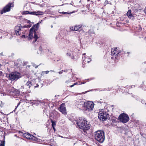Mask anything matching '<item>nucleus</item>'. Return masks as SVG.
<instances>
[{
	"label": "nucleus",
	"instance_id": "f257e3e1",
	"mask_svg": "<svg viewBox=\"0 0 146 146\" xmlns=\"http://www.w3.org/2000/svg\"><path fill=\"white\" fill-rule=\"evenodd\" d=\"M39 25V23L34 25L30 30L29 37H28V40L34 39V40L33 41V43L35 42L39 37L38 35V33L36 32V31H37L38 29Z\"/></svg>",
	"mask_w": 146,
	"mask_h": 146
},
{
	"label": "nucleus",
	"instance_id": "f03ea898",
	"mask_svg": "<svg viewBox=\"0 0 146 146\" xmlns=\"http://www.w3.org/2000/svg\"><path fill=\"white\" fill-rule=\"evenodd\" d=\"M98 115L99 119L100 120L103 121L106 119L107 117L108 116V113L102 110V111L99 112Z\"/></svg>",
	"mask_w": 146,
	"mask_h": 146
},
{
	"label": "nucleus",
	"instance_id": "7ed1b4c3",
	"mask_svg": "<svg viewBox=\"0 0 146 146\" xmlns=\"http://www.w3.org/2000/svg\"><path fill=\"white\" fill-rule=\"evenodd\" d=\"M20 77V74L17 72H12L9 75V78L12 81L17 80Z\"/></svg>",
	"mask_w": 146,
	"mask_h": 146
},
{
	"label": "nucleus",
	"instance_id": "20e7f679",
	"mask_svg": "<svg viewBox=\"0 0 146 146\" xmlns=\"http://www.w3.org/2000/svg\"><path fill=\"white\" fill-rule=\"evenodd\" d=\"M86 122L87 121L85 119H83L82 117H79L77 120L76 124L80 129H84L85 128L83 126L84 124L85 125V122Z\"/></svg>",
	"mask_w": 146,
	"mask_h": 146
},
{
	"label": "nucleus",
	"instance_id": "39448f33",
	"mask_svg": "<svg viewBox=\"0 0 146 146\" xmlns=\"http://www.w3.org/2000/svg\"><path fill=\"white\" fill-rule=\"evenodd\" d=\"M119 119L121 121L124 123L128 122L129 119L128 115L124 113L120 114L119 117Z\"/></svg>",
	"mask_w": 146,
	"mask_h": 146
},
{
	"label": "nucleus",
	"instance_id": "423d86ee",
	"mask_svg": "<svg viewBox=\"0 0 146 146\" xmlns=\"http://www.w3.org/2000/svg\"><path fill=\"white\" fill-rule=\"evenodd\" d=\"M84 111L88 110L89 111L93 110L94 104L93 102L88 101L85 102Z\"/></svg>",
	"mask_w": 146,
	"mask_h": 146
},
{
	"label": "nucleus",
	"instance_id": "0eeeda50",
	"mask_svg": "<svg viewBox=\"0 0 146 146\" xmlns=\"http://www.w3.org/2000/svg\"><path fill=\"white\" fill-rule=\"evenodd\" d=\"M119 52H119L117 48L112 49L111 51V54L112 56L111 57V58L113 59H114L115 60H116L119 54Z\"/></svg>",
	"mask_w": 146,
	"mask_h": 146
},
{
	"label": "nucleus",
	"instance_id": "6e6552de",
	"mask_svg": "<svg viewBox=\"0 0 146 146\" xmlns=\"http://www.w3.org/2000/svg\"><path fill=\"white\" fill-rule=\"evenodd\" d=\"M29 141H32L36 143H42L43 141L42 139L38 138L37 137H26Z\"/></svg>",
	"mask_w": 146,
	"mask_h": 146
},
{
	"label": "nucleus",
	"instance_id": "1a4fd4ad",
	"mask_svg": "<svg viewBox=\"0 0 146 146\" xmlns=\"http://www.w3.org/2000/svg\"><path fill=\"white\" fill-rule=\"evenodd\" d=\"M13 5L11 3H9L1 11V13L3 14L7 12H8L10 10L12 5Z\"/></svg>",
	"mask_w": 146,
	"mask_h": 146
},
{
	"label": "nucleus",
	"instance_id": "9d476101",
	"mask_svg": "<svg viewBox=\"0 0 146 146\" xmlns=\"http://www.w3.org/2000/svg\"><path fill=\"white\" fill-rule=\"evenodd\" d=\"M86 53L83 54V55L84 56L82 57L83 60V64L84 63V64L86 63H89L91 60V56H85Z\"/></svg>",
	"mask_w": 146,
	"mask_h": 146
},
{
	"label": "nucleus",
	"instance_id": "9b49d317",
	"mask_svg": "<svg viewBox=\"0 0 146 146\" xmlns=\"http://www.w3.org/2000/svg\"><path fill=\"white\" fill-rule=\"evenodd\" d=\"M21 25L20 24H18L15 26V32L17 35H19L21 34Z\"/></svg>",
	"mask_w": 146,
	"mask_h": 146
},
{
	"label": "nucleus",
	"instance_id": "f8f14e48",
	"mask_svg": "<svg viewBox=\"0 0 146 146\" xmlns=\"http://www.w3.org/2000/svg\"><path fill=\"white\" fill-rule=\"evenodd\" d=\"M94 137H104V132L102 131H98L94 133Z\"/></svg>",
	"mask_w": 146,
	"mask_h": 146
},
{
	"label": "nucleus",
	"instance_id": "ddd939ff",
	"mask_svg": "<svg viewBox=\"0 0 146 146\" xmlns=\"http://www.w3.org/2000/svg\"><path fill=\"white\" fill-rule=\"evenodd\" d=\"M59 110L62 113L65 115L66 114L65 105L64 104L62 103L60 106Z\"/></svg>",
	"mask_w": 146,
	"mask_h": 146
},
{
	"label": "nucleus",
	"instance_id": "4468645a",
	"mask_svg": "<svg viewBox=\"0 0 146 146\" xmlns=\"http://www.w3.org/2000/svg\"><path fill=\"white\" fill-rule=\"evenodd\" d=\"M85 102L83 101H80L78 102V107L81 110H85Z\"/></svg>",
	"mask_w": 146,
	"mask_h": 146
},
{
	"label": "nucleus",
	"instance_id": "2eb2a0df",
	"mask_svg": "<svg viewBox=\"0 0 146 146\" xmlns=\"http://www.w3.org/2000/svg\"><path fill=\"white\" fill-rule=\"evenodd\" d=\"M131 11V10H129L127 13V15L129 18L133 20L134 18L137 16V15L136 14H132Z\"/></svg>",
	"mask_w": 146,
	"mask_h": 146
},
{
	"label": "nucleus",
	"instance_id": "dca6fc26",
	"mask_svg": "<svg viewBox=\"0 0 146 146\" xmlns=\"http://www.w3.org/2000/svg\"><path fill=\"white\" fill-rule=\"evenodd\" d=\"M29 14L35 15H43L44 14V13L43 12L40 11H33L31 12V11H29Z\"/></svg>",
	"mask_w": 146,
	"mask_h": 146
},
{
	"label": "nucleus",
	"instance_id": "f3484780",
	"mask_svg": "<svg viewBox=\"0 0 146 146\" xmlns=\"http://www.w3.org/2000/svg\"><path fill=\"white\" fill-rule=\"evenodd\" d=\"M85 123V125L84 124L83 125L84 126V127L85 128L81 129H83L84 131L85 132L86 131L90 129V125L88 123H87V122Z\"/></svg>",
	"mask_w": 146,
	"mask_h": 146
},
{
	"label": "nucleus",
	"instance_id": "a211bd4d",
	"mask_svg": "<svg viewBox=\"0 0 146 146\" xmlns=\"http://www.w3.org/2000/svg\"><path fill=\"white\" fill-rule=\"evenodd\" d=\"M47 142L48 143V144L51 145H52L54 144V141L53 138L50 139H48L47 140Z\"/></svg>",
	"mask_w": 146,
	"mask_h": 146
},
{
	"label": "nucleus",
	"instance_id": "6ab92c4d",
	"mask_svg": "<svg viewBox=\"0 0 146 146\" xmlns=\"http://www.w3.org/2000/svg\"><path fill=\"white\" fill-rule=\"evenodd\" d=\"M95 139L101 143L104 142L105 139V137H95Z\"/></svg>",
	"mask_w": 146,
	"mask_h": 146
},
{
	"label": "nucleus",
	"instance_id": "aec40b11",
	"mask_svg": "<svg viewBox=\"0 0 146 146\" xmlns=\"http://www.w3.org/2000/svg\"><path fill=\"white\" fill-rule=\"evenodd\" d=\"M87 33L89 34V35L91 37H93L94 36V33L92 30H90L89 31L86 33Z\"/></svg>",
	"mask_w": 146,
	"mask_h": 146
},
{
	"label": "nucleus",
	"instance_id": "412c9836",
	"mask_svg": "<svg viewBox=\"0 0 146 146\" xmlns=\"http://www.w3.org/2000/svg\"><path fill=\"white\" fill-rule=\"evenodd\" d=\"M19 133H21L22 134H21V135L23 136V137H26V136H29L31 137L32 135L31 134L29 133L21 132L20 131H19Z\"/></svg>",
	"mask_w": 146,
	"mask_h": 146
},
{
	"label": "nucleus",
	"instance_id": "4be33fe9",
	"mask_svg": "<svg viewBox=\"0 0 146 146\" xmlns=\"http://www.w3.org/2000/svg\"><path fill=\"white\" fill-rule=\"evenodd\" d=\"M72 53L71 51H68V52L66 53V55L70 57L72 59H73L74 57L72 56Z\"/></svg>",
	"mask_w": 146,
	"mask_h": 146
},
{
	"label": "nucleus",
	"instance_id": "5701e85b",
	"mask_svg": "<svg viewBox=\"0 0 146 146\" xmlns=\"http://www.w3.org/2000/svg\"><path fill=\"white\" fill-rule=\"evenodd\" d=\"M26 85L28 87V88H30V87L31 86L32 84L31 82L28 81L26 84Z\"/></svg>",
	"mask_w": 146,
	"mask_h": 146
},
{
	"label": "nucleus",
	"instance_id": "b1692460",
	"mask_svg": "<svg viewBox=\"0 0 146 146\" xmlns=\"http://www.w3.org/2000/svg\"><path fill=\"white\" fill-rule=\"evenodd\" d=\"M5 137H4V140ZM5 141L4 140H2L1 141V143L0 144V146H5Z\"/></svg>",
	"mask_w": 146,
	"mask_h": 146
},
{
	"label": "nucleus",
	"instance_id": "393cba45",
	"mask_svg": "<svg viewBox=\"0 0 146 146\" xmlns=\"http://www.w3.org/2000/svg\"><path fill=\"white\" fill-rule=\"evenodd\" d=\"M70 29L72 31H77V29L76 28V27H75H75H70Z\"/></svg>",
	"mask_w": 146,
	"mask_h": 146
},
{
	"label": "nucleus",
	"instance_id": "a878e982",
	"mask_svg": "<svg viewBox=\"0 0 146 146\" xmlns=\"http://www.w3.org/2000/svg\"><path fill=\"white\" fill-rule=\"evenodd\" d=\"M75 27H76V28L78 29L76 31H79L80 29L82 27V26L80 25H76Z\"/></svg>",
	"mask_w": 146,
	"mask_h": 146
},
{
	"label": "nucleus",
	"instance_id": "bb28decb",
	"mask_svg": "<svg viewBox=\"0 0 146 146\" xmlns=\"http://www.w3.org/2000/svg\"><path fill=\"white\" fill-rule=\"evenodd\" d=\"M49 72V71H42L41 74V75H44V74H47Z\"/></svg>",
	"mask_w": 146,
	"mask_h": 146
},
{
	"label": "nucleus",
	"instance_id": "cd10ccee",
	"mask_svg": "<svg viewBox=\"0 0 146 146\" xmlns=\"http://www.w3.org/2000/svg\"><path fill=\"white\" fill-rule=\"evenodd\" d=\"M52 123V127H55L56 125V123L54 121L52 120L51 121Z\"/></svg>",
	"mask_w": 146,
	"mask_h": 146
},
{
	"label": "nucleus",
	"instance_id": "c85d7f7f",
	"mask_svg": "<svg viewBox=\"0 0 146 146\" xmlns=\"http://www.w3.org/2000/svg\"><path fill=\"white\" fill-rule=\"evenodd\" d=\"M29 13V11H24L23 13V15H26V14H28Z\"/></svg>",
	"mask_w": 146,
	"mask_h": 146
},
{
	"label": "nucleus",
	"instance_id": "c756f323",
	"mask_svg": "<svg viewBox=\"0 0 146 146\" xmlns=\"http://www.w3.org/2000/svg\"><path fill=\"white\" fill-rule=\"evenodd\" d=\"M62 13L63 14H66L67 15H68L70 13H69L67 12H62V13Z\"/></svg>",
	"mask_w": 146,
	"mask_h": 146
},
{
	"label": "nucleus",
	"instance_id": "7c9ffc66",
	"mask_svg": "<svg viewBox=\"0 0 146 146\" xmlns=\"http://www.w3.org/2000/svg\"><path fill=\"white\" fill-rule=\"evenodd\" d=\"M111 88H107L105 89L104 90V91L105 90H107V91H108L110 90H111Z\"/></svg>",
	"mask_w": 146,
	"mask_h": 146
},
{
	"label": "nucleus",
	"instance_id": "2f4dec72",
	"mask_svg": "<svg viewBox=\"0 0 146 146\" xmlns=\"http://www.w3.org/2000/svg\"><path fill=\"white\" fill-rule=\"evenodd\" d=\"M77 84L76 83H74L72 85H71L70 86V88H72L73 86H74V85H75L76 84Z\"/></svg>",
	"mask_w": 146,
	"mask_h": 146
},
{
	"label": "nucleus",
	"instance_id": "473e14b6",
	"mask_svg": "<svg viewBox=\"0 0 146 146\" xmlns=\"http://www.w3.org/2000/svg\"><path fill=\"white\" fill-rule=\"evenodd\" d=\"M31 90H27L26 92H25V93H29L30 92Z\"/></svg>",
	"mask_w": 146,
	"mask_h": 146
},
{
	"label": "nucleus",
	"instance_id": "72a5a7b5",
	"mask_svg": "<svg viewBox=\"0 0 146 146\" xmlns=\"http://www.w3.org/2000/svg\"><path fill=\"white\" fill-rule=\"evenodd\" d=\"M63 72V70H62V71H60L58 73L60 74H62Z\"/></svg>",
	"mask_w": 146,
	"mask_h": 146
},
{
	"label": "nucleus",
	"instance_id": "f704fd0d",
	"mask_svg": "<svg viewBox=\"0 0 146 146\" xmlns=\"http://www.w3.org/2000/svg\"><path fill=\"white\" fill-rule=\"evenodd\" d=\"M20 104V102H19V103H18V105H17V107L15 108V109L17 108V107L19 106V105Z\"/></svg>",
	"mask_w": 146,
	"mask_h": 146
},
{
	"label": "nucleus",
	"instance_id": "c9c22d12",
	"mask_svg": "<svg viewBox=\"0 0 146 146\" xmlns=\"http://www.w3.org/2000/svg\"><path fill=\"white\" fill-rule=\"evenodd\" d=\"M144 12L146 14V7H145V8L144 10Z\"/></svg>",
	"mask_w": 146,
	"mask_h": 146
},
{
	"label": "nucleus",
	"instance_id": "e433bc0d",
	"mask_svg": "<svg viewBox=\"0 0 146 146\" xmlns=\"http://www.w3.org/2000/svg\"><path fill=\"white\" fill-rule=\"evenodd\" d=\"M21 37L22 38H25V35H22L21 36Z\"/></svg>",
	"mask_w": 146,
	"mask_h": 146
},
{
	"label": "nucleus",
	"instance_id": "4c0bfd02",
	"mask_svg": "<svg viewBox=\"0 0 146 146\" xmlns=\"http://www.w3.org/2000/svg\"><path fill=\"white\" fill-rule=\"evenodd\" d=\"M41 50H42V48L40 46V48H39V50H40V51H41Z\"/></svg>",
	"mask_w": 146,
	"mask_h": 146
},
{
	"label": "nucleus",
	"instance_id": "58836bf2",
	"mask_svg": "<svg viewBox=\"0 0 146 146\" xmlns=\"http://www.w3.org/2000/svg\"><path fill=\"white\" fill-rule=\"evenodd\" d=\"M53 127V129H54V131H55V127Z\"/></svg>",
	"mask_w": 146,
	"mask_h": 146
},
{
	"label": "nucleus",
	"instance_id": "ea45409f",
	"mask_svg": "<svg viewBox=\"0 0 146 146\" xmlns=\"http://www.w3.org/2000/svg\"><path fill=\"white\" fill-rule=\"evenodd\" d=\"M85 83V82H82L80 84H84Z\"/></svg>",
	"mask_w": 146,
	"mask_h": 146
},
{
	"label": "nucleus",
	"instance_id": "a19ab883",
	"mask_svg": "<svg viewBox=\"0 0 146 146\" xmlns=\"http://www.w3.org/2000/svg\"><path fill=\"white\" fill-rule=\"evenodd\" d=\"M108 2V1H106L105 2V4H106Z\"/></svg>",
	"mask_w": 146,
	"mask_h": 146
},
{
	"label": "nucleus",
	"instance_id": "79ce46f5",
	"mask_svg": "<svg viewBox=\"0 0 146 146\" xmlns=\"http://www.w3.org/2000/svg\"><path fill=\"white\" fill-rule=\"evenodd\" d=\"M3 54L2 53H1L0 54V56H3Z\"/></svg>",
	"mask_w": 146,
	"mask_h": 146
},
{
	"label": "nucleus",
	"instance_id": "37998d69",
	"mask_svg": "<svg viewBox=\"0 0 146 146\" xmlns=\"http://www.w3.org/2000/svg\"><path fill=\"white\" fill-rule=\"evenodd\" d=\"M50 71L53 72H55L54 70H50Z\"/></svg>",
	"mask_w": 146,
	"mask_h": 146
},
{
	"label": "nucleus",
	"instance_id": "c03bdc74",
	"mask_svg": "<svg viewBox=\"0 0 146 146\" xmlns=\"http://www.w3.org/2000/svg\"><path fill=\"white\" fill-rule=\"evenodd\" d=\"M38 67V66H35V68H37Z\"/></svg>",
	"mask_w": 146,
	"mask_h": 146
},
{
	"label": "nucleus",
	"instance_id": "a18cd8bd",
	"mask_svg": "<svg viewBox=\"0 0 146 146\" xmlns=\"http://www.w3.org/2000/svg\"><path fill=\"white\" fill-rule=\"evenodd\" d=\"M2 38V36H1L0 37V39H1Z\"/></svg>",
	"mask_w": 146,
	"mask_h": 146
},
{
	"label": "nucleus",
	"instance_id": "49530a36",
	"mask_svg": "<svg viewBox=\"0 0 146 146\" xmlns=\"http://www.w3.org/2000/svg\"><path fill=\"white\" fill-rule=\"evenodd\" d=\"M113 122H115V120H114V121H113H113H112Z\"/></svg>",
	"mask_w": 146,
	"mask_h": 146
},
{
	"label": "nucleus",
	"instance_id": "de8ad7c7",
	"mask_svg": "<svg viewBox=\"0 0 146 146\" xmlns=\"http://www.w3.org/2000/svg\"><path fill=\"white\" fill-rule=\"evenodd\" d=\"M26 27V26H23V28H25Z\"/></svg>",
	"mask_w": 146,
	"mask_h": 146
},
{
	"label": "nucleus",
	"instance_id": "09e8293b",
	"mask_svg": "<svg viewBox=\"0 0 146 146\" xmlns=\"http://www.w3.org/2000/svg\"><path fill=\"white\" fill-rule=\"evenodd\" d=\"M51 28H52V27H53V26H52V25H51Z\"/></svg>",
	"mask_w": 146,
	"mask_h": 146
},
{
	"label": "nucleus",
	"instance_id": "8fccbe9b",
	"mask_svg": "<svg viewBox=\"0 0 146 146\" xmlns=\"http://www.w3.org/2000/svg\"><path fill=\"white\" fill-rule=\"evenodd\" d=\"M30 21H28V23H30Z\"/></svg>",
	"mask_w": 146,
	"mask_h": 146
},
{
	"label": "nucleus",
	"instance_id": "3c124183",
	"mask_svg": "<svg viewBox=\"0 0 146 146\" xmlns=\"http://www.w3.org/2000/svg\"><path fill=\"white\" fill-rule=\"evenodd\" d=\"M32 137H35V136H33V135H32Z\"/></svg>",
	"mask_w": 146,
	"mask_h": 146
},
{
	"label": "nucleus",
	"instance_id": "603ef678",
	"mask_svg": "<svg viewBox=\"0 0 146 146\" xmlns=\"http://www.w3.org/2000/svg\"><path fill=\"white\" fill-rule=\"evenodd\" d=\"M64 72H67V71H65V70H64Z\"/></svg>",
	"mask_w": 146,
	"mask_h": 146
},
{
	"label": "nucleus",
	"instance_id": "864d4df0",
	"mask_svg": "<svg viewBox=\"0 0 146 146\" xmlns=\"http://www.w3.org/2000/svg\"><path fill=\"white\" fill-rule=\"evenodd\" d=\"M98 102L100 103H101V102Z\"/></svg>",
	"mask_w": 146,
	"mask_h": 146
},
{
	"label": "nucleus",
	"instance_id": "5fc2aeb1",
	"mask_svg": "<svg viewBox=\"0 0 146 146\" xmlns=\"http://www.w3.org/2000/svg\"><path fill=\"white\" fill-rule=\"evenodd\" d=\"M35 100H33V102H35Z\"/></svg>",
	"mask_w": 146,
	"mask_h": 146
},
{
	"label": "nucleus",
	"instance_id": "6e6d98bb",
	"mask_svg": "<svg viewBox=\"0 0 146 146\" xmlns=\"http://www.w3.org/2000/svg\"><path fill=\"white\" fill-rule=\"evenodd\" d=\"M34 135H36L35 133H34Z\"/></svg>",
	"mask_w": 146,
	"mask_h": 146
},
{
	"label": "nucleus",
	"instance_id": "4d7b16f0",
	"mask_svg": "<svg viewBox=\"0 0 146 146\" xmlns=\"http://www.w3.org/2000/svg\"><path fill=\"white\" fill-rule=\"evenodd\" d=\"M60 137H62V136H60Z\"/></svg>",
	"mask_w": 146,
	"mask_h": 146
},
{
	"label": "nucleus",
	"instance_id": "13d9d810",
	"mask_svg": "<svg viewBox=\"0 0 146 146\" xmlns=\"http://www.w3.org/2000/svg\"><path fill=\"white\" fill-rule=\"evenodd\" d=\"M37 53H38V54H39V53H38V52H37Z\"/></svg>",
	"mask_w": 146,
	"mask_h": 146
}]
</instances>
